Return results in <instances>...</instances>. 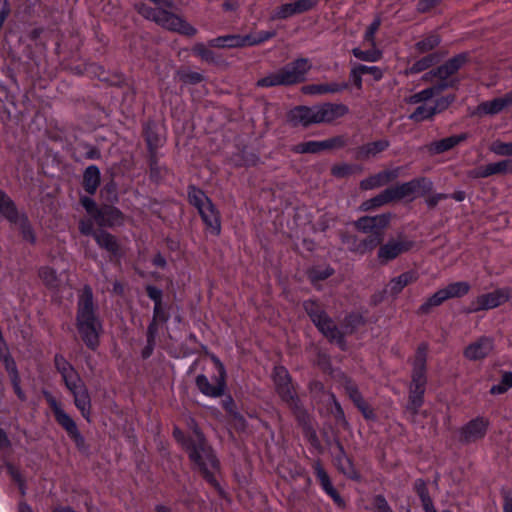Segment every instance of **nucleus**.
I'll list each match as a JSON object with an SVG mask.
<instances>
[{"instance_id": "f257e3e1", "label": "nucleus", "mask_w": 512, "mask_h": 512, "mask_svg": "<svg viewBox=\"0 0 512 512\" xmlns=\"http://www.w3.org/2000/svg\"><path fill=\"white\" fill-rule=\"evenodd\" d=\"M75 326L85 346L92 351H96L100 346L103 322L94 302L92 288L89 285H85L78 294Z\"/></svg>"}, {"instance_id": "f03ea898", "label": "nucleus", "mask_w": 512, "mask_h": 512, "mask_svg": "<svg viewBox=\"0 0 512 512\" xmlns=\"http://www.w3.org/2000/svg\"><path fill=\"white\" fill-rule=\"evenodd\" d=\"M432 189L433 182L429 178L417 177L408 182L397 184L395 186L384 189L375 197L364 201L361 204L360 209L362 211H369L388 203L400 201L404 198L411 197V199H414V195L416 193L418 196H425L431 192Z\"/></svg>"}, {"instance_id": "7ed1b4c3", "label": "nucleus", "mask_w": 512, "mask_h": 512, "mask_svg": "<svg viewBox=\"0 0 512 512\" xmlns=\"http://www.w3.org/2000/svg\"><path fill=\"white\" fill-rule=\"evenodd\" d=\"M54 366L61 375L65 387L73 395L75 406L80 411L81 415L87 421H90L91 398L79 373L72 364L59 353L54 356Z\"/></svg>"}, {"instance_id": "20e7f679", "label": "nucleus", "mask_w": 512, "mask_h": 512, "mask_svg": "<svg viewBox=\"0 0 512 512\" xmlns=\"http://www.w3.org/2000/svg\"><path fill=\"white\" fill-rule=\"evenodd\" d=\"M427 354L428 344L421 343L418 345L413 361L411 382L408 388V402L406 410L415 417L420 408L424 404V396L427 385Z\"/></svg>"}, {"instance_id": "39448f33", "label": "nucleus", "mask_w": 512, "mask_h": 512, "mask_svg": "<svg viewBox=\"0 0 512 512\" xmlns=\"http://www.w3.org/2000/svg\"><path fill=\"white\" fill-rule=\"evenodd\" d=\"M272 378L277 395L291 410L298 424L304 429L310 428L309 414L301 403L288 370L284 366H275Z\"/></svg>"}, {"instance_id": "423d86ee", "label": "nucleus", "mask_w": 512, "mask_h": 512, "mask_svg": "<svg viewBox=\"0 0 512 512\" xmlns=\"http://www.w3.org/2000/svg\"><path fill=\"white\" fill-rule=\"evenodd\" d=\"M184 446L189 454L190 460L195 463L201 472L203 478L214 488L220 487L214 471L219 468V461L209 447L201 434L196 439L188 438L184 441Z\"/></svg>"}, {"instance_id": "0eeeda50", "label": "nucleus", "mask_w": 512, "mask_h": 512, "mask_svg": "<svg viewBox=\"0 0 512 512\" xmlns=\"http://www.w3.org/2000/svg\"><path fill=\"white\" fill-rule=\"evenodd\" d=\"M311 68L312 65L309 59L298 58L278 69L276 72L260 78L256 82V85L261 88H270L299 84L306 80V76Z\"/></svg>"}, {"instance_id": "6e6552de", "label": "nucleus", "mask_w": 512, "mask_h": 512, "mask_svg": "<svg viewBox=\"0 0 512 512\" xmlns=\"http://www.w3.org/2000/svg\"><path fill=\"white\" fill-rule=\"evenodd\" d=\"M391 218L392 215L390 213H383L375 216H362L354 222V227L358 231L369 233L367 237L360 239L361 255L372 252L375 248L380 247Z\"/></svg>"}, {"instance_id": "1a4fd4ad", "label": "nucleus", "mask_w": 512, "mask_h": 512, "mask_svg": "<svg viewBox=\"0 0 512 512\" xmlns=\"http://www.w3.org/2000/svg\"><path fill=\"white\" fill-rule=\"evenodd\" d=\"M187 197L189 204L197 209L206 230L219 236L222 229L221 214L212 200L202 189L192 184L187 188Z\"/></svg>"}, {"instance_id": "9d476101", "label": "nucleus", "mask_w": 512, "mask_h": 512, "mask_svg": "<svg viewBox=\"0 0 512 512\" xmlns=\"http://www.w3.org/2000/svg\"><path fill=\"white\" fill-rule=\"evenodd\" d=\"M303 308L310 320L330 342H335L341 350H346V340L334 320L327 314L322 304L314 299L303 302Z\"/></svg>"}, {"instance_id": "9b49d317", "label": "nucleus", "mask_w": 512, "mask_h": 512, "mask_svg": "<svg viewBox=\"0 0 512 512\" xmlns=\"http://www.w3.org/2000/svg\"><path fill=\"white\" fill-rule=\"evenodd\" d=\"M44 398L53 412L55 421L67 433L68 437L74 442L78 450L85 449V438L80 433L75 421L61 407V404L48 391L43 392Z\"/></svg>"}, {"instance_id": "f8f14e48", "label": "nucleus", "mask_w": 512, "mask_h": 512, "mask_svg": "<svg viewBox=\"0 0 512 512\" xmlns=\"http://www.w3.org/2000/svg\"><path fill=\"white\" fill-rule=\"evenodd\" d=\"M470 60L469 52L459 53L433 69L430 73L439 81V86L445 85L448 88H457L460 80L453 76Z\"/></svg>"}, {"instance_id": "ddd939ff", "label": "nucleus", "mask_w": 512, "mask_h": 512, "mask_svg": "<svg viewBox=\"0 0 512 512\" xmlns=\"http://www.w3.org/2000/svg\"><path fill=\"white\" fill-rule=\"evenodd\" d=\"M512 298V288L502 287L492 292L478 295L465 309V313L472 314L481 311H488L500 307Z\"/></svg>"}, {"instance_id": "4468645a", "label": "nucleus", "mask_w": 512, "mask_h": 512, "mask_svg": "<svg viewBox=\"0 0 512 512\" xmlns=\"http://www.w3.org/2000/svg\"><path fill=\"white\" fill-rule=\"evenodd\" d=\"M211 358L216 366L218 373L216 377V383L211 384L207 376L204 374H199L195 379V384L199 391L205 396L218 398L224 395L226 389V370L218 357L212 356Z\"/></svg>"}, {"instance_id": "2eb2a0df", "label": "nucleus", "mask_w": 512, "mask_h": 512, "mask_svg": "<svg viewBox=\"0 0 512 512\" xmlns=\"http://www.w3.org/2000/svg\"><path fill=\"white\" fill-rule=\"evenodd\" d=\"M414 247V241L404 235L389 239L385 244L380 245L377 252V259L381 265H386L395 260L401 254L410 251Z\"/></svg>"}, {"instance_id": "dca6fc26", "label": "nucleus", "mask_w": 512, "mask_h": 512, "mask_svg": "<svg viewBox=\"0 0 512 512\" xmlns=\"http://www.w3.org/2000/svg\"><path fill=\"white\" fill-rule=\"evenodd\" d=\"M489 426V419L483 416H478L468 421L459 431L460 442L470 444L483 439L487 434Z\"/></svg>"}, {"instance_id": "f3484780", "label": "nucleus", "mask_w": 512, "mask_h": 512, "mask_svg": "<svg viewBox=\"0 0 512 512\" xmlns=\"http://www.w3.org/2000/svg\"><path fill=\"white\" fill-rule=\"evenodd\" d=\"M318 3L319 0H295L291 3L281 4L272 11L270 19L273 21L286 20L313 10Z\"/></svg>"}, {"instance_id": "a211bd4d", "label": "nucleus", "mask_w": 512, "mask_h": 512, "mask_svg": "<svg viewBox=\"0 0 512 512\" xmlns=\"http://www.w3.org/2000/svg\"><path fill=\"white\" fill-rule=\"evenodd\" d=\"M346 144L347 141L344 136H335L323 141L311 140L299 143L292 148V151L298 154H316L324 150L343 148Z\"/></svg>"}, {"instance_id": "6ab92c4d", "label": "nucleus", "mask_w": 512, "mask_h": 512, "mask_svg": "<svg viewBox=\"0 0 512 512\" xmlns=\"http://www.w3.org/2000/svg\"><path fill=\"white\" fill-rule=\"evenodd\" d=\"M157 24L169 31L177 32L188 37H192L197 33V29L185 19L166 9L160 14V19Z\"/></svg>"}, {"instance_id": "aec40b11", "label": "nucleus", "mask_w": 512, "mask_h": 512, "mask_svg": "<svg viewBox=\"0 0 512 512\" xmlns=\"http://www.w3.org/2000/svg\"><path fill=\"white\" fill-rule=\"evenodd\" d=\"M314 474L323 489V491L332 498L333 502L340 508L345 507V501L340 496L339 492L334 488L331 479L324 469L320 459H317L312 464Z\"/></svg>"}, {"instance_id": "412c9836", "label": "nucleus", "mask_w": 512, "mask_h": 512, "mask_svg": "<svg viewBox=\"0 0 512 512\" xmlns=\"http://www.w3.org/2000/svg\"><path fill=\"white\" fill-rule=\"evenodd\" d=\"M494 348V340L489 336H481L471 342L463 351V356L470 361L485 359Z\"/></svg>"}, {"instance_id": "4be33fe9", "label": "nucleus", "mask_w": 512, "mask_h": 512, "mask_svg": "<svg viewBox=\"0 0 512 512\" xmlns=\"http://www.w3.org/2000/svg\"><path fill=\"white\" fill-rule=\"evenodd\" d=\"M401 173V167H395L380 171L360 181V189L363 191L372 190L385 186L396 180Z\"/></svg>"}, {"instance_id": "5701e85b", "label": "nucleus", "mask_w": 512, "mask_h": 512, "mask_svg": "<svg viewBox=\"0 0 512 512\" xmlns=\"http://www.w3.org/2000/svg\"><path fill=\"white\" fill-rule=\"evenodd\" d=\"M512 106V90L507 92L502 97L494 98L490 101L481 102L474 110L472 115L485 116L496 115L502 112L505 108Z\"/></svg>"}, {"instance_id": "b1692460", "label": "nucleus", "mask_w": 512, "mask_h": 512, "mask_svg": "<svg viewBox=\"0 0 512 512\" xmlns=\"http://www.w3.org/2000/svg\"><path fill=\"white\" fill-rule=\"evenodd\" d=\"M125 215L113 205H103L99 208L98 214L94 217L95 223L99 227L112 228L124 224Z\"/></svg>"}, {"instance_id": "393cba45", "label": "nucleus", "mask_w": 512, "mask_h": 512, "mask_svg": "<svg viewBox=\"0 0 512 512\" xmlns=\"http://www.w3.org/2000/svg\"><path fill=\"white\" fill-rule=\"evenodd\" d=\"M288 120L294 126L308 127L311 124H319L318 107L297 106L288 113Z\"/></svg>"}, {"instance_id": "a878e982", "label": "nucleus", "mask_w": 512, "mask_h": 512, "mask_svg": "<svg viewBox=\"0 0 512 512\" xmlns=\"http://www.w3.org/2000/svg\"><path fill=\"white\" fill-rule=\"evenodd\" d=\"M319 123H331L349 113V108L342 103H324L317 105Z\"/></svg>"}, {"instance_id": "bb28decb", "label": "nucleus", "mask_w": 512, "mask_h": 512, "mask_svg": "<svg viewBox=\"0 0 512 512\" xmlns=\"http://www.w3.org/2000/svg\"><path fill=\"white\" fill-rule=\"evenodd\" d=\"M337 448L339 452L336 454L334 460L338 470L349 479L359 480L360 473L355 468L352 458L347 456L344 447L340 442L337 443Z\"/></svg>"}, {"instance_id": "cd10ccee", "label": "nucleus", "mask_w": 512, "mask_h": 512, "mask_svg": "<svg viewBox=\"0 0 512 512\" xmlns=\"http://www.w3.org/2000/svg\"><path fill=\"white\" fill-rule=\"evenodd\" d=\"M468 139L467 133L452 135L440 140L433 141L427 145V150L432 155L447 152Z\"/></svg>"}, {"instance_id": "c85d7f7f", "label": "nucleus", "mask_w": 512, "mask_h": 512, "mask_svg": "<svg viewBox=\"0 0 512 512\" xmlns=\"http://www.w3.org/2000/svg\"><path fill=\"white\" fill-rule=\"evenodd\" d=\"M93 238L97 245L109 252L111 256L119 257L121 255L119 241L113 234L105 230H98L93 233Z\"/></svg>"}, {"instance_id": "c756f323", "label": "nucleus", "mask_w": 512, "mask_h": 512, "mask_svg": "<svg viewBox=\"0 0 512 512\" xmlns=\"http://www.w3.org/2000/svg\"><path fill=\"white\" fill-rule=\"evenodd\" d=\"M348 87L349 84L347 82H331L305 85L301 88V91L305 95H323L328 93H339L348 89Z\"/></svg>"}, {"instance_id": "7c9ffc66", "label": "nucleus", "mask_w": 512, "mask_h": 512, "mask_svg": "<svg viewBox=\"0 0 512 512\" xmlns=\"http://www.w3.org/2000/svg\"><path fill=\"white\" fill-rule=\"evenodd\" d=\"M512 172V160L505 159L495 163H489L476 169L475 177L487 178L496 174H506Z\"/></svg>"}, {"instance_id": "2f4dec72", "label": "nucleus", "mask_w": 512, "mask_h": 512, "mask_svg": "<svg viewBox=\"0 0 512 512\" xmlns=\"http://www.w3.org/2000/svg\"><path fill=\"white\" fill-rule=\"evenodd\" d=\"M418 278L419 275L414 270L406 271L399 276L392 278L388 284L390 295L396 297L406 286L416 282Z\"/></svg>"}, {"instance_id": "473e14b6", "label": "nucleus", "mask_w": 512, "mask_h": 512, "mask_svg": "<svg viewBox=\"0 0 512 512\" xmlns=\"http://www.w3.org/2000/svg\"><path fill=\"white\" fill-rule=\"evenodd\" d=\"M390 146V142L387 139H381L366 143L356 150V158L359 160H366L370 157H375L377 154L382 153Z\"/></svg>"}, {"instance_id": "72a5a7b5", "label": "nucleus", "mask_w": 512, "mask_h": 512, "mask_svg": "<svg viewBox=\"0 0 512 512\" xmlns=\"http://www.w3.org/2000/svg\"><path fill=\"white\" fill-rule=\"evenodd\" d=\"M101 182L100 169L96 165L88 166L83 172L82 187L89 195H94Z\"/></svg>"}, {"instance_id": "f704fd0d", "label": "nucleus", "mask_w": 512, "mask_h": 512, "mask_svg": "<svg viewBox=\"0 0 512 512\" xmlns=\"http://www.w3.org/2000/svg\"><path fill=\"white\" fill-rule=\"evenodd\" d=\"M19 214L13 199L4 190L0 189V215L10 223L16 222Z\"/></svg>"}, {"instance_id": "c9c22d12", "label": "nucleus", "mask_w": 512, "mask_h": 512, "mask_svg": "<svg viewBox=\"0 0 512 512\" xmlns=\"http://www.w3.org/2000/svg\"><path fill=\"white\" fill-rule=\"evenodd\" d=\"M442 41L441 35L438 31L433 30L425 34L414 45V49L419 54L428 53L440 45Z\"/></svg>"}, {"instance_id": "e433bc0d", "label": "nucleus", "mask_w": 512, "mask_h": 512, "mask_svg": "<svg viewBox=\"0 0 512 512\" xmlns=\"http://www.w3.org/2000/svg\"><path fill=\"white\" fill-rule=\"evenodd\" d=\"M161 324L151 320L146 331V345L141 351L143 359H148L152 354L156 346V338L159 333V326Z\"/></svg>"}, {"instance_id": "4c0bfd02", "label": "nucleus", "mask_w": 512, "mask_h": 512, "mask_svg": "<svg viewBox=\"0 0 512 512\" xmlns=\"http://www.w3.org/2000/svg\"><path fill=\"white\" fill-rule=\"evenodd\" d=\"M10 224L18 226V229L24 241L32 245L36 243V235L34 229L28 219V216L25 213L19 214L18 220L16 222H10Z\"/></svg>"}, {"instance_id": "58836bf2", "label": "nucleus", "mask_w": 512, "mask_h": 512, "mask_svg": "<svg viewBox=\"0 0 512 512\" xmlns=\"http://www.w3.org/2000/svg\"><path fill=\"white\" fill-rule=\"evenodd\" d=\"M447 299L444 289L437 290L434 294L428 297L418 308L419 315H426L430 313L432 308L442 305Z\"/></svg>"}, {"instance_id": "ea45409f", "label": "nucleus", "mask_w": 512, "mask_h": 512, "mask_svg": "<svg viewBox=\"0 0 512 512\" xmlns=\"http://www.w3.org/2000/svg\"><path fill=\"white\" fill-rule=\"evenodd\" d=\"M143 135L147 143V148L150 154H156V150L162 145V140L156 131V125L154 123H148L145 125Z\"/></svg>"}, {"instance_id": "a19ab883", "label": "nucleus", "mask_w": 512, "mask_h": 512, "mask_svg": "<svg viewBox=\"0 0 512 512\" xmlns=\"http://www.w3.org/2000/svg\"><path fill=\"white\" fill-rule=\"evenodd\" d=\"M364 317L358 312H352L347 314L341 324V333L345 337L346 334H353L360 326L364 325Z\"/></svg>"}, {"instance_id": "79ce46f5", "label": "nucleus", "mask_w": 512, "mask_h": 512, "mask_svg": "<svg viewBox=\"0 0 512 512\" xmlns=\"http://www.w3.org/2000/svg\"><path fill=\"white\" fill-rule=\"evenodd\" d=\"M447 299L462 298L471 290V285L466 281H458L449 283L443 288Z\"/></svg>"}, {"instance_id": "37998d69", "label": "nucleus", "mask_w": 512, "mask_h": 512, "mask_svg": "<svg viewBox=\"0 0 512 512\" xmlns=\"http://www.w3.org/2000/svg\"><path fill=\"white\" fill-rule=\"evenodd\" d=\"M439 61V55L437 53H430L421 59L415 61L409 68L410 74H418L422 71L427 70Z\"/></svg>"}, {"instance_id": "c03bdc74", "label": "nucleus", "mask_w": 512, "mask_h": 512, "mask_svg": "<svg viewBox=\"0 0 512 512\" xmlns=\"http://www.w3.org/2000/svg\"><path fill=\"white\" fill-rule=\"evenodd\" d=\"M39 278L48 288H56L59 285V278L54 268L43 266L38 271Z\"/></svg>"}, {"instance_id": "a18cd8bd", "label": "nucleus", "mask_w": 512, "mask_h": 512, "mask_svg": "<svg viewBox=\"0 0 512 512\" xmlns=\"http://www.w3.org/2000/svg\"><path fill=\"white\" fill-rule=\"evenodd\" d=\"M334 272L335 270L329 265L325 267H312L308 271V278L312 283H315L328 279L334 274Z\"/></svg>"}, {"instance_id": "49530a36", "label": "nucleus", "mask_w": 512, "mask_h": 512, "mask_svg": "<svg viewBox=\"0 0 512 512\" xmlns=\"http://www.w3.org/2000/svg\"><path fill=\"white\" fill-rule=\"evenodd\" d=\"M510 388H512V372L505 371L500 382L493 385L489 392L491 395H500L506 393Z\"/></svg>"}, {"instance_id": "de8ad7c7", "label": "nucleus", "mask_w": 512, "mask_h": 512, "mask_svg": "<svg viewBox=\"0 0 512 512\" xmlns=\"http://www.w3.org/2000/svg\"><path fill=\"white\" fill-rule=\"evenodd\" d=\"M352 54L355 58L367 61V62H376L381 59L382 53L381 51L375 49V47H372V49L369 50H362L360 48H353Z\"/></svg>"}, {"instance_id": "09e8293b", "label": "nucleus", "mask_w": 512, "mask_h": 512, "mask_svg": "<svg viewBox=\"0 0 512 512\" xmlns=\"http://www.w3.org/2000/svg\"><path fill=\"white\" fill-rule=\"evenodd\" d=\"M137 10L138 13L142 15L144 18L154 21L157 24L160 19V14H162L164 10V7L157 6L156 8H153L151 6H148L147 4H139L137 6Z\"/></svg>"}, {"instance_id": "8fccbe9b", "label": "nucleus", "mask_w": 512, "mask_h": 512, "mask_svg": "<svg viewBox=\"0 0 512 512\" xmlns=\"http://www.w3.org/2000/svg\"><path fill=\"white\" fill-rule=\"evenodd\" d=\"M432 106L420 105L409 116V119L414 122H422L432 119L435 116Z\"/></svg>"}, {"instance_id": "3c124183", "label": "nucleus", "mask_w": 512, "mask_h": 512, "mask_svg": "<svg viewBox=\"0 0 512 512\" xmlns=\"http://www.w3.org/2000/svg\"><path fill=\"white\" fill-rule=\"evenodd\" d=\"M381 26V18L375 17L372 23L367 27L363 40L368 43L371 47H376L375 35Z\"/></svg>"}, {"instance_id": "603ef678", "label": "nucleus", "mask_w": 512, "mask_h": 512, "mask_svg": "<svg viewBox=\"0 0 512 512\" xmlns=\"http://www.w3.org/2000/svg\"><path fill=\"white\" fill-rule=\"evenodd\" d=\"M5 467L12 480L18 485L21 493L25 494V479L20 470L11 462H5Z\"/></svg>"}, {"instance_id": "864d4df0", "label": "nucleus", "mask_w": 512, "mask_h": 512, "mask_svg": "<svg viewBox=\"0 0 512 512\" xmlns=\"http://www.w3.org/2000/svg\"><path fill=\"white\" fill-rule=\"evenodd\" d=\"M341 241L347 246L350 252L361 255L360 239L356 235L343 233L341 235Z\"/></svg>"}, {"instance_id": "5fc2aeb1", "label": "nucleus", "mask_w": 512, "mask_h": 512, "mask_svg": "<svg viewBox=\"0 0 512 512\" xmlns=\"http://www.w3.org/2000/svg\"><path fill=\"white\" fill-rule=\"evenodd\" d=\"M194 54L199 56L202 60L208 62V63H217L218 57L216 56L215 52L209 48H207L204 44H197L195 45Z\"/></svg>"}, {"instance_id": "6e6d98bb", "label": "nucleus", "mask_w": 512, "mask_h": 512, "mask_svg": "<svg viewBox=\"0 0 512 512\" xmlns=\"http://www.w3.org/2000/svg\"><path fill=\"white\" fill-rule=\"evenodd\" d=\"M490 151L499 156H512V142L495 140L490 145Z\"/></svg>"}, {"instance_id": "4d7b16f0", "label": "nucleus", "mask_w": 512, "mask_h": 512, "mask_svg": "<svg viewBox=\"0 0 512 512\" xmlns=\"http://www.w3.org/2000/svg\"><path fill=\"white\" fill-rule=\"evenodd\" d=\"M223 409L235 420L245 422L244 417L237 411L234 399L229 395L222 401Z\"/></svg>"}, {"instance_id": "13d9d810", "label": "nucleus", "mask_w": 512, "mask_h": 512, "mask_svg": "<svg viewBox=\"0 0 512 512\" xmlns=\"http://www.w3.org/2000/svg\"><path fill=\"white\" fill-rule=\"evenodd\" d=\"M455 99V94H448L436 99L434 105L432 106L435 114H439L445 111L455 101Z\"/></svg>"}, {"instance_id": "bf43d9fd", "label": "nucleus", "mask_w": 512, "mask_h": 512, "mask_svg": "<svg viewBox=\"0 0 512 512\" xmlns=\"http://www.w3.org/2000/svg\"><path fill=\"white\" fill-rule=\"evenodd\" d=\"M444 90H445V85L444 86H439L437 83H435L431 87L423 89V90H421V91H419L417 93H418L421 101L425 102V101H428V100L432 99L435 96H438Z\"/></svg>"}, {"instance_id": "052dcab7", "label": "nucleus", "mask_w": 512, "mask_h": 512, "mask_svg": "<svg viewBox=\"0 0 512 512\" xmlns=\"http://www.w3.org/2000/svg\"><path fill=\"white\" fill-rule=\"evenodd\" d=\"M178 75L180 80L186 84H198L204 79L201 73L194 71H179Z\"/></svg>"}, {"instance_id": "680f3d73", "label": "nucleus", "mask_w": 512, "mask_h": 512, "mask_svg": "<svg viewBox=\"0 0 512 512\" xmlns=\"http://www.w3.org/2000/svg\"><path fill=\"white\" fill-rule=\"evenodd\" d=\"M442 1L443 0H418L416 11L420 14L429 13L438 7Z\"/></svg>"}, {"instance_id": "e2e57ef3", "label": "nucleus", "mask_w": 512, "mask_h": 512, "mask_svg": "<svg viewBox=\"0 0 512 512\" xmlns=\"http://www.w3.org/2000/svg\"><path fill=\"white\" fill-rule=\"evenodd\" d=\"M170 319V314L163 305L153 307L152 321L161 325H166Z\"/></svg>"}, {"instance_id": "0e129e2a", "label": "nucleus", "mask_w": 512, "mask_h": 512, "mask_svg": "<svg viewBox=\"0 0 512 512\" xmlns=\"http://www.w3.org/2000/svg\"><path fill=\"white\" fill-rule=\"evenodd\" d=\"M354 172V166L350 164H337L332 166L331 174L336 178H344L351 175Z\"/></svg>"}, {"instance_id": "69168bd1", "label": "nucleus", "mask_w": 512, "mask_h": 512, "mask_svg": "<svg viewBox=\"0 0 512 512\" xmlns=\"http://www.w3.org/2000/svg\"><path fill=\"white\" fill-rule=\"evenodd\" d=\"M145 291L147 293V296L154 302V306L163 305V303H162L163 292L161 289H159L158 287L153 286V285H147L145 287Z\"/></svg>"}, {"instance_id": "338daca9", "label": "nucleus", "mask_w": 512, "mask_h": 512, "mask_svg": "<svg viewBox=\"0 0 512 512\" xmlns=\"http://www.w3.org/2000/svg\"><path fill=\"white\" fill-rule=\"evenodd\" d=\"M80 203L86 212L94 219L100 208L97 206L96 202L88 196H83L80 198Z\"/></svg>"}, {"instance_id": "774afa93", "label": "nucleus", "mask_w": 512, "mask_h": 512, "mask_svg": "<svg viewBox=\"0 0 512 512\" xmlns=\"http://www.w3.org/2000/svg\"><path fill=\"white\" fill-rule=\"evenodd\" d=\"M373 506H374L375 512H393V510L390 507V505L388 504L386 498L381 494L374 496Z\"/></svg>"}]
</instances>
